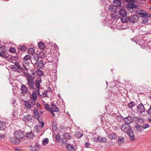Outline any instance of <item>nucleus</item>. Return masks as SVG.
I'll return each mask as SVG.
<instances>
[{"mask_svg": "<svg viewBox=\"0 0 151 151\" xmlns=\"http://www.w3.org/2000/svg\"><path fill=\"white\" fill-rule=\"evenodd\" d=\"M128 124L124 123L121 127V129L124 133H127L129 139L132 141L134 139V134L133 131L132 130L131 128Z\"/></svg>", "mask_w": 151, "mask_h": 151, "instance_id": "nucleus-1", "label": "nucleus"}, {"mask_svg": "<svg viewBox=\"0 0 151 151\" xmlns=\"http://www.w3.org/2000/svg\"><path fill=\"white\" fill-rule=\"evenodd\" d=\"M125 1L129 3L126 5V7L127 8V10L128 11H130L131 12H136V13L139 14L140 15H142V12L136 11L135 9H137L138 8L137 5L134 4L135 2V0H124Z\"/></svg>", "mask_w": 151, "mask_h": 151, "instance_id": "nucleus-2", "label": "nucleus"}, {"mask_svg": "<svg viewBox=\"0 0 151 151\" xmlns=\"http://www.w3.org/2000/svg\"><path fill=\"white\" fill-rule=\"evenodd\" d=\"M42 82V80L40 77L37 78V79L35 81V87L34 88V89L35 90L36 92L37 93L38 95H40V89H42V87L40 86V83Z\"/></svg>", "mask_w": 151, "mask_h": 151, "instance_id": "nucleus-3", "label": "nucleus"}, {"mask_svg": "<svg viewBox=\"0 0 151 151\" xmlns=\"http://www.w3.org/2000/svg\"><path fill=\"white\" fill-rule=\"evenodd\" d=\"M10 68L12 70L17 72H20L23 70V68L17 62H15L14 65H11Z\"/></svg>", "mask_w": 151, "mask_h": 151, "instance_id": "nucleus-4", "label": "nucleus"}, {"mask_svg": "<svg viewBox=\"0 0 151 151\" xmlns=\"http://www.w3.org/2000/svg\"><path fill=\"white\" fill-rule=\"evenodd\" d=\"M139 19V17L136 15H133L131 16L130 17H127L126 19H123L125 23H127L128 22H132V23H135L137 22Z\"/></svg>", "mask_w": 151, "mask_h": 151, "instance_id": "nucleus-5", "label": "nucleus"}, {"mask_svg": "<svg viewBox=\"0 0 151 151\" xmlns=\"http://www.w3.org/2000/svg\"><path fill=\"white\" fill-rule=\"evenodd\" d=\"M27 84L28 85L30 89H34V78L33 76L27 79Z\"/></svg>", "mask_w": 151, "mask_h": 151, "instance_id": "nucleus-6", "label": "nucleus"}, {"mask_svg": "<svg viewBox=\"0 0 151 151\" xmlns=\"http://www.w3.org/2000/svg\"><path fill=\"white\" fill-rule=\"evenodd\" d=\"M119 14L120 15V17H122L121 19V21L123 23H125L123 19H126V18H127V11L124 9H120L119 11Z\"/></svg>", "mask_w": 151, "mask_h": 151, "instance_id": "nucleus-7", "label": "nucleus"}, {"mask_svg": "<svg viewBox=\"0 0 151 151\" xmlns=\"http://www.w3.org/2000/svg\"><path fill=\"white\" fill-rule=\"evenodd\" d=\"M24 132L21 130L15 131L14 134V137L20 139H22L24 137Z\"/></svg>", "mask_w": 151, "mask_h": 151, "instance_id": "nucleus-8", "label": "nucleus"}, {"mask_svg": "<svg viewBox=\"0 0 151 151\" xmlns=\"http://www.w3.org/2000/svg\"><path fill=\"white\" fill-rule=\"evenodd\" d=\"M9 140L14 145H18L20 144L21 140L15 137H11L9 138Z\"/></svg>", "mask_w": 151, "mask_h": 151, "instance_id": "nucleus-9", "label": "nucleus"}, {"mask_svg": "<svg viewBox=\"0 0 151 151\" xmlns=\"http://www.w3.org/2000/svg\"><path fill=\"white\" fill-rule=\"evenodd\" d=\"M44 61L42 60H39V59L36 60V62L35 64L38 68L40 69L43 68L44 64L43 63Z\"/></svg>", "mask_w": 151, "mask_h": 151, "instance_id": "nucleus-10", "label": "nucleus"}, {"mask_svg": "<svg viewBox=\"0 0 151 151\" xmlns=\"http://www.w3.org/2000/svg\"><path fill=\"white\" fill-rule=\"evenodd\" d=\"M39 112L38 110L36 108H35L33 110V114L34 117L35 118H36L39 123L40 124V121L39 120L40 118V115L39 114Z\"/></svg>", "mask_w": 151, "mask_h": 151, "instance_id": "nucleus-11", "label": "nucleus"}, {"mask_svg": "<svg viewBox=\"0 0 151 151\" xmlns=\"http://www.w3.org/2000/svg\"><path fill=\"white\" fill-rule=\"evenodd\" d=\"M31 56L29 55H26L23 58V60L24 63L25 64L29 65L30 61H31Z\"/></svg>", "mask_w": 151, "mask_h": 151, "instance_id": "nucleus-12", "label": "nucleus"}, {"mask_svg": "<svg viewBox=\"0 0 151 151\" xmlns=\"http://www.w3.org/2000/svg\"><path fill=\"white\" fill-rule=\"evenodd\" d=\"M107 139L106 137H101V136H99L94 140V142H97V141L101 142V143H106L107 142Z\"/></svg>", "mask_w": 151, "mask_h": 151, "instance_id": "nucleus-13", "label": "nucleus"}, {"mask_svg": "<svg viewBox=\"0 0 151 151\" xmlns=\"http://www.w3.org/2000/svg\"><path fill=\"white\" fill-rule=\"evenodd\" d=\"M123 120L125 121V123L129 124L133 122L134 119L130 116L123 118Z\"/></svg>", "mask_w": 151, "mask_h": 151, "instance_id": "nucleus-14", "label": "nucleus"}, {"mask_svg": "<svg viewBox=\"0 0 151 151\" xmlns=\"http://www.w3.org/2000/svg\"><path fill=\"white\" fill-rule=\"evenodd\" d=\"M119 9L116 6L113 4L112 5H110L108 8V10L110 12H111L114 13H116L118 9Z\"/></svg>", "mask_w": 151, "mask_h": 151, "instance_id": "nucleus-15", "label": "nucleus"}, {"mask_svg": "<svg viewBox=\"0 0 151 151\" xmlns=\"http://www.w3.org/2000/svg\"><path fill=\"white\" fill-rule=\"evenodd\" d=\"M111 140L116 139L118 136L116 134L114 133L113 132H111L107 136Z\"/></svg>", "mask_w": 151, "mask_h": 151, "instance_id": "nucleus-16", "label": "nucleus"}, {"mask_svg": "<svg viewBox=\"0 0 151 151\" xmlns=\"http://www.w3.org/2000/svg\"><path fill=\"white\" fill-rule=\"evenodd\" d=\"M33 116L29 114L24 116L23 118V120L26 122H31Z\"/></svg>", "mask_w": 151, "mask_h": 151, "instance_id": "nucleus-17", "label": "nucleus"}, {"mask_svg": "<svg viewBox=\"0 0 151 151\" xmlns=\"http://www.w3.org/2000/svg\"><path fill=\"white\" fill-rule=\"evenodd\" d=\"M122 0H114L113 4L116 6L117 7L120 9L121 6V4Z\"/></svg>", "mask_w": 151, "mask_h": 151, "instance_id": "nucleus-18", "label": "nucleus"}, {"mask_svg": "<svg viewBox=\"0 0 151 151\" xmlns=\"http://www.w3.org/2000/svg\"><path fill=\"white\" fill-rule=\"evenodd\" d=\"M66 147L69 151H76L75 149L71 144H67L66 145Z\"/></svg>", "mask_w": 151, "mask_h": 151, "instance_id": "nucleus-19", "label": "nucleus"}, {"mask_svg": "<svg viewBox=\"0 0 151 151\" xmlns=\"http://www.w3.org/2000/svg\"><path fill=\"white\" fill-rule=\"evenodd\" d=\"M21 91L22 93H26L28 91V89L25 85L22 84L21 86Z\"/></svg>", "mask_w": 151, "mask_h": 151, "instance_id": "nucleus-20", "label": "nucleus"}, {"mask_svg": "<svg viewBox=\"0 0 151 151\" xmlns=\"http://www.w3.org/2000/svg\"><path fill=\"white\" fill-rule=\"evenodd\" d=\"M63 137L67 140H70L72 138V137L70 134L69 133L65 132L63 134Z\"/></svg>", "mask_w": 151, "mask_h": 151, "instance_id": "nucleus-21", "label": "nucleus"}, {"mask_svg": "<svg viewBox=\"0 0 151 151\" xmlns=\"http://www.w3.org/2000/svg\"><path fill=\"white\" fill-rule=\"evenodd\" d=\"M26 137L30 139H32L34 137V135L32 132L31 131L30 132L26 133Z\"/></svg>", "mask_w": 151, "mask_h": 151, "instance_id": "nucleus-22", "label": "nucleus"}, {"mask_svg": "<svg viewBox=\"0 0 151 151\" xmlns=\"http://www.w3.org/2000/svg\"><path fill=\"white\" fill-rule=\"evenodd\" d=\"M134 129L139 132L142 131V125L139 123H137L134 127Z\"/></svg>", "mask_w": 151, "mask_h": 151, "instance_id": "nucleus-23", "label": "nucleus"}, {"mask_svg": "<svg viewBox=\"0 0 151 151\" xmlns=\"http://www.w3.org/2000/svg\"><path fill=\"white\" fill-rule=\"evenodd\" d=\"M117 142L118 145L120 146L124 142V139L123 137L120 136L118 137V139L117 140Z\"/></svg>", "mask_w": 151, "mask_h": 151, "instance_id": "nucleus-24", "label": "nucleus"}, {"mask_svg": "<svg viewBox=\"0 0 151 151\" xmlns=\"http://www.w3.org/2000/svg\"><path fill=\"white\" fill-rule=\"evenodd\" d=\"M6 128V123L0 121V130H4Z\"/></svg>", "mask_w": 151, "mask_h": 151, "instance_id": "nucleus-25", "label": "nucleus"}, {"mask_svg": "<svg viewBox=\"0 0 151 151\" xmlns=\"http://www.w3.org/2000/svg\"><path fill=\"white\" fill-rule=\"evenodd\" d=\"M24 105L28 109H30L32 108V105L29 100L24 101Z\"/></svg>", "mask_w": 151, "mask_h": 151, "instance_id": "nucleus-26", "label": "nucleus"}, {"mask_svg": "<svg viewBox=\"0 0 151 151\" xmlns=\"http://www.w3.org/2000/svg\"><path fill=\"white\" fill-rule=\"evenodd\" d=\"M144 17L145 18H149L151 17V14L150 13L146 12L145 10H142V18Z\"/></svg>", "mask_w": 151, "mask_h": 151, "instance_id": "nucleus-27", "label": "nucleus"}, {"mask_svg": "<svg viewBox=\"0 0 151 151\" xmlns=\"http://www.w3.org/2000/svg\"><path fill=\"white\" fill-rule=\"evenodd\" d=\"M38 48L41 50L43 49L45 47V44L42 42H39L38 44Z\"/></svg>", "mask_w": 151, "mask_h": 151, "instance_id": "nucleus-28", "label": "nucleus"}, {"mask_svg": "<svg viewBox=\"0 0 151 151\" xmlns=\"http://www.w3.org/2000/svg\"><path fill=\"white\" fill-rule=\"evenodd\" d=\"M52 127L53 130L56 131L58 129L56 121H53L52 124Z\"/></svg>", "mask_w": 151, "mask_h": 151, "instance_id": "nucleus-29", "label": "nucleus"}, {"mask_svg": "<svg viewBox=\"0 0 151 151\" xmlns=\"http://www.w3.org/2000/svg\"><path fill=\"white\" fill-rule=\"evenodd\" d=\"M31 99L34 101H36L37 99V96L36 93L35 92H33L32 95L30 96Z\"/></svg>", "mask_w": 151, "mask_h": 151, "instance_id": "nucleus-30", "label": "nucleus"}, {"mask_svg": "<svg viewBox=\"0 0 151 151\" xmlns=\"http://www.w3.org/2000/svg\"><path fill=\"white\" fill-rule=\"evenodd\" d=\"M28 52L30 55H33L35 53V50L33 48H29L28 49Z\"/></svg>", "mask_w": 151, "mask_h": 151, "instance_id": "nucleus-31", "label": "nucleus"}, {"mask_svg": "<svg viewBox=\"0 0 151 151\" xmlns=\"http://www.w3.org/2000/svg\"><path fill=\"white\" fill-rule=\"evenodd\" d=\"M137 110L138 113L142 114V103H141L137 106Z\"/></svg>", "mask_w": 151, "mask_h": 151, "instance_id": "nucleus-32", "label": "nucleus"}, {"mask_svg": "<svg viewBox=\"0 0 151 151\" xmlns=\"http://www.w3.org/2000/svg\"><path fill=\"white\" fill-rule=\"evenodd\" d=\"M36 73L37 75L39 76H42L44 75L43 71L39 69H37L36 71Z\"/></svg>", "mask_w": 151, "mask_h": 151, "instance_id": "nucleus-33", "label": "nucleus"}, {"mask_svg": "<svg viewBox=\"0 0 151 151\" xmlns=\"http://www.w3.org/2000/svg\"><path fill=\"white\" fill-rule=\"evenodd\" d=\"M46 53L43 51H41L39 53V57H40L41 59L44 58L45 57V55Z\"/></svg>", "mask_w": 151, "mask_h": 151, "instance_id": "nucleus-34", "label": "nucleus"}, {"mask_svg": "<svg viewBox=\"0 0 151 151\" xmlns=\"http://www.w3.org/2000/svg\"><path fill=\"white\" fill-rule=\"evenodd\" d=\"M19 50L21 51H25L27 50V47L24 45L20 46L18 47Z\"/></svg>", "mask_w": 151, "mask_h": 151, "instance_id": "nucleus-35", "label": "nucleus"}, {"mask_svg": "<svg viewBox=\"0 0 151 151\" xmlns=\"http://www.w3.org/2000/svg\"><path fill=\"white\" fill-rule=\"evenodd\" d=\"M135 105V103L134 102L131 101L128 104V107L130 109H132V107Z\"/></svg>", "mask_w": 151, "mask_h": 151, "instance_id": "nucleus-36", "label": "nucleus"}, {"mask_svg": "<svg viewBox=\"0 0 151 151\" xmlns=\"http://www.w3.org/2000/svg\"><path fill=\"white\" fill-rule=\"evenodd\" d=\"M61 139V136L60 134L58 133L55 136V140L57 142H58L60 141Z\"/></svg>", "mask_w": 151, "mask_h": 151, "instance_id": "nucleus-37", "label": "nucleus"}, {"mask_svg": "<svg viewBox=\"0 0 151 151\" xmlns=\"http://www.w3.org/2000/svg\"><path fill=\"white\" fill-rule=\"evenodd\" d=\"M83 134L80 133L79 132H76L75 136L78 139L80 138L82 136Z\"/></svg>", "mask_w": 151, "mask_h": 151, "instance_id": "nucleus-38", "label": "nucleus"}, {"mask_svg": "<svg viewBox=\"0 0 151 151\" xmlns=\"http://www.w3.org/2000/svg\"><path fill=\"white\" fill-rule=\"evenodd\" d=\"M144 42H143L142 41V49L145 48H147L148 47L147 46V42H145V41L144 40Z\"/></svg>", "mask_w": 151, "mask_h": 151, "instance_id": "nucleus-39", "label": "nucleus"}, {"mask_svg": "<svg viewBox=\"0 0 151 151\" xmlns=\"http://www.w3.org/2000/svg\"><path fill=\"white\" fill-rule=\"evenodd\" d=\"M0 49L1 52L3 54H6L7 55V52L5 47H2L0 48Z\"/></svg>", "mask_w": 151, "mask_h": 151, "instance_id": "nucleus-40", "label": "nucleus"}, {"mask_svg": "<svg viewBox=\"0 0 151 151\" xmlns=\"http://www.w3.org/2000/svg\"><path fill=\"white\" fill-rule=\"evenodd\" d=\"M49 142V139L48 138H45L43 139L42 144L43 145H47Z\"/></svg>", "mask_w": 151, "mask_h": 151, "instance_id": "nucleus-41", "label": "nucleus"}, {"mask_svg": "<svg viewBox=\"0 0 151 151\" xmlns=\"http://www.w3.org/2000/svg\"><path fill=\"white\" fill-rule=\"evenodd\" d=\"M48 92L47 90H45L43 92H42V94L41 95L42 97L44 98L45 97L47 96V93Z\"/></svg>", "mask_w": 151, "mask_h": 151, "instance_id": "nucleus-42", "label": "nucleus"}, {"mask_svg": "<svg viewBox=\"0 0 151 151\" xmlns=\"http://www.w3.org/2000/svg\"><path fill=\"white\" fill-rule=\"evenodd\" d=\"M134 42H135L139 46H141L142 45V39L136 40L134 41Z\"/></svg>", "mask_w": 151, "mask_h": 151, "instance_id": "nucleus-43", "label": "nucleus"}, {"mask_svg": "<svg viewBox=\"0 0 151 151\" xmlns=\"http://www.w3.org/2000/svg\"><path fill=\"white\" fill-rule=\"evenodd\" d=\"M45 107L47 110L50 112L52 110V109L50 107V106L47 104H46L45 105Z\"/></svg>", "mask_w": 151, "mask_h": 151, "instance_id": "nucleus-44", "label": "nucleus"}, {"mask_svg": "<svg viewBox=\"0 0 151 151\" xmlns=\"http://www.w3.org/2000/svg\"><path fill=\"white\" fill-rule=\"evenodd\" d=\"M148 21V19L147 18L144 17L142 18V23L143 24H146Z\"/></svg>", "mask_w": 151, "mask_h": 151, "instance_id": "nucleus-45", "label": "nucleus"}, {"mask_svg": "<svg viewBox=\"0 0 151 151\" xmlns=\"http://www.w3.org/2000/svg\"><path fill=\"white\" fill-rule=\"evenodd\" d=\"M9 51L10 52L12 53H15L16 52V50L14 47H11L10 48Z\"/></svg>", "mask_w": 151, "mask_h": 151, "instance_id": "nucleus-46", "label": "nucleus"}, {"mask_svg": "<svg viewBox=\"0 0 151 151\" xmlns=\"http://www.w3.org/2000/svg\"><path fill=\"white\" fill-rule=\"evenodd\" d=\"M61 142L62 144H67V139H65V138L63 137V138L62 139Z\"/></svg>", "mask_w": 151, "mask_h": 151, "instance_id": "nucleus-47", "label": "nucleus"}, {"mask_svg": "<svg viewBox=\"0 0 151 151\" xmlns=\"http://www.w3.org/2000/svg\"><path fill=\"white\" fill-rule=\"evenodd\" d=\"M39 128L38 125H36L34 126L33 129V131L35 132H37L38 131Z\"/></svg>", "mask_w": 151, "mask_h": 151, "instance_id": "nucleus-48", "label": "nucleus"}, {"mask_svg": "<svg viewBox=\"0 0 151 151\" xmlns=\"http://www.w3.org/2000/svg\"><path fill=\"white\" fill-rule=\"evenodd\" d=\"M24 73L25 75V76H27V78H26V79H28V78L32 77V76L31 75H29V74H28L26 72H24Z\"/></svg>", "mask_w": 151, "mask_h": 151, "instance_id": "nucleus-49", "label": "nucleus"}, {"mask_svg": "<svg viewBox=\"0 0 151 151\" xmlns=\"http://www.w3.org/2000/svg\"><path fill=\"white\" fill-rule=\"evenodd\" d=\"M149 125L148 124H144L142 125V128L146 129L149 127Z\"/></svg>", "mask_w": 151, "mask_h": 151, "instance_id": "nucleus-50", "label": "nucleus"}, {"mask_svg": "<svg viewBox=\"0 0 151 151\" xmlns=\"http://www.w3.org/2000/svg\"><path fill=\"white\" fill-rule=\"evenodd\" d=\"M29 101L30 102L32 106H35V105L36 104L35 101H34L32 99H30Z\"/></svg>", "mask_w": 151, "mask_h": 151, "instance_id": "nucleus-51", "label": "nucleus"}, {"mask_svg": "<svg viewBox=\"0 0 151 151\" xmlns=\"http://www.w3.org/2000/svg\"><path fill=\"white\" fill-rule=\"evenodd\" d=\"M53 47L54 48V49L56 51H58L59 50V48L57 45L55 43H54L53 45Z\"/></svg>", "mask_w": 151, "mask_h": 151, "instance_id": "nucleus-52", "label": "nucleus"}, {"mask_svg": "<svg viewBox=\"0 0 151 151\" xmlns=\"http://www.w3.org/2000/svg\"><path fill=\"white\" fill-rule=\"evenodd\" d=\"M52 109V111L54 110V112H58L59 111V109L57 107V106H55V107L54 108Z\"/></svg>", "mask_w": 151, "mask_h": 151, "instance_id": "nucleus-53", "label": "nucleus"}, {"mask_svg": "<svg viewBox=\"0 0 151 151\" xmlns=\"http://www.w3.org/2000/svg\"><path fill=\"white\" fill-rule=\"evenodd\" d=\"M0 56L4 58H6L7 57L6 54H3L1 52H0Z\"/></svg>", "mask_w": 151, "mask_h": 151, "instance_id": "nucleus-54", "label": "nucleus"}, {"mask_svg": "<svg viewBox=\"0 0 151 151\" xmlns=\"http://www.w3.org/2000/svg\"><path fill=\"white\" fill-rule=\"evenodd\" d=\"M5 137V135L2 134L0 133V139H4Z\"/></svg>", "mask_w": 151, "mask_h": 151, "instance_id": "nucleus-55", "label": "nucleus"}, {"mask_svg": "<svg viewBox=\"0 0 151 151\" xmlns=\"http://www.w3.org/2000/svg\"><path fill=\"white\" fill-rule=\"evenodd\" d=\"M85 145L86 147H88L90 145V143L89 142H86L85 143Z\"/></svg>", "mask_w": 151, "mask_h": 151, "instance_id": "nucleus-56", "label": "nucleus"}, {"mask_svg": "<svg viewBox=\"0 0 151 151\" xmlns=\"http://www.w3.org/2000/svg\"><path fill=\"white\" fill-rule=\"evenodd\" d=\"M44 122H41L40 121V124L41 125V126L42 128L44 127Z\"/></svg>", "mask_w": 151, "mask_h": 151, "instance_id": "nucleus-57", "label": "nucleus"}, {"mask_svg": "<svg viewBox=\"0 0 151 151\" xmlns=\"http://www.w3.org/2000/svg\"><path fill=\"white\" fill-rule=\"evenodd\" d=\"M34 58L35 60L36 61L37 60H38L39 59V56L37 55V56L34 57Z\"/></svg>", "mask_w": 151, "mask_h": 151, "instance_id": "nucleus-58", "label": "nucleus"}, {"mask_svg": "<svg viewBox=\"0 0 151 151\" xmlns=\"http://www.w3.org/2000/svg\"><path fill=\"white\" fill-rule=\"evenodd\" d=\"M56 106L53 103H52L51 105V106L52 107V108H51L52 109H53Z\"/></svg>", "mask_w": 151, "mask_h": 151, "instance_id": "nucleus-59", "label": "nucleus"}, {"mask_svg": "<svg viewBox=\"0 0 151 151\" xmlns=\"http://www.w3.org/2000/svg\"><path fill=\"white\" fill-rule=\"evenodd\" d=\"M39 147H40V146L38 145V143H37V142H36L35 143V147L37 148H39Z\"/></svg>", "mask_w": 151, "mask_h": 151, "instance_id": "nucleus-60", "label": "nucleus"}, {"mask_svg": "<svg viewBox=\"0 0 151 151\" xmlns=\"http://www.w3.org/2000/svg\"><path fill=\"white\" fill-rule=\"evenodd\" d=\"M142 107L143 108V109H142V113L143 112H145V107L143 105V104H142Z\"/></svg>", "mask_w": 151, "mask_h": 151, "instance_id": "nucleus-61", "label": "nucleus"}, {"mask_svg": "<svg viewBox=\"0 0 151 151\" xmlns=\"http://www.w3.org/2000/svg\"><path fill=\"white\" fill-rule=\"evenodd\" d=\"M150 110H149V109L148 110L146 111L148 115H150V114H151V112L149 111Z\"/></svg>", "mask_w": 151, "mask_h": 151, "instance_id": "nucleus-62", "label": "nucleus"}, {"mask_svg": "<svg viewBox=\"0 0 151 151\" xmlns=\"http://www.w3.org/2000/svg\"><path fill=\"white\" fill-rule=\"evenodd\" d=\"M36 104L37 107V108H40V104L39 103H38Z\"/></svg>", "mask_w": 151, "mask_h": 151, "instance_id": "nucleus-63", "label": "nucleus"}, {"mask_svg": "<svg viewBox=\"0 0 151 151\" xmlns=\"http://www.w3.org/2000/svg\"><path fill=\"white\" fill-rule=\"evenodd\" d=\"M15 151H21V149H19L17 148H15Z\"/></svg>", "mask_w": 151, "mask_h": 151, "instance_id": "nucleus-64", "label": "nucleus"}]
</instances>
